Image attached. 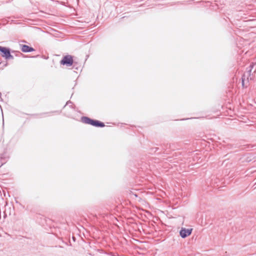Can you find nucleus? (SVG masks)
<instances>
[{
	"label": "nucleus",
	"instance_id": "nucleus-1",
	"mask_svg": "<svg viewBox=\"0 0 256 256\" xmlns=\"http://www.w3.org/2000/svg\"><path fill=\"white\" fill-rule=\"evenodd\" d=\"M82 121L84 123L90 124L96 127H104V124L98 120H94L88 117H83Z\"/></svg>",
	"mask_w": 256,
	"mask_h": 256
},
{
	"label": "nucleus",
	"instance_id": "nucleus-2",
	"mask_svg": "<svg viewBox=\"0 0 256 256\" xmlns=\"http://www.w3.org/2000/svg\"><path fill=\"white\" fill-rule=\"evenodd\" d=\"M62 65H66L67 66H72L74 63L73 58L70 55L64 56L60 62Z\"/></svg>",
	"mask_w": 256,
	"mask_h": 256
},
{
	"label": "nucleus",
	"instance_id": "nucleus-3",
	"mask_svg": "<svg viewBox=\"0 0 256 256\" xmlns=\"http://www.w3.org/2000/svg\"><path fill=\"white\" fill-rule=\"evenodd\" d=\"M0 52H2V56L4 58L6 59H12L13 56L11 55L9 48L0 46Z\"/></svg>",
	"mask_w": 256,
	"mask_h": 256
},
{
	"label": "nucleus",
	"instance_id": "nucleus-4",
	"mask_svg": "<svg viewBox=\"0 0 256 256\" xmlns=\"http://www.w3.org/2000/svg\"><path fill=\"white\" fill-rule=\"evenodd\" d=\"M192 229L190 228V229H186V228H182L181 230L180 231V235L183 238H184L186 237L187 236H190L192 232Z\"/></svg>",
	"mask_w": 256,
	"mask_h": 256
},
{
	"label": "nucleus",
	"instance_id": "nucleus-5",
	"mask_svg": "<svg viewBox=\"0 0 256 256\" xmlns=\"http://www.w3.org/2000/svg\"><path fill=\"white\" fill-rule=\"evenodd\" d=\"M20 48L22 51L24 52H30L34 50L32 48L25 44L20 45Z\"/></svg>",
	"mask_w": 256,
	"mask_h": 256
}]
</instances>
